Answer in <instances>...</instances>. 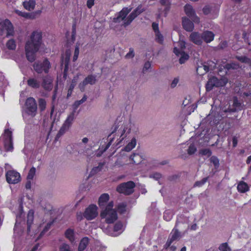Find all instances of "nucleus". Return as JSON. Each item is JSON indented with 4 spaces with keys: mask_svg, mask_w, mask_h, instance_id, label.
Returning a JSON list of instances; mask_svg holds the SVG:
<instances>
[{
    "mask_svg": "<svg viewBox=\"0 0 251 251\" xmlns=\"http://www.w3.org/2000/svg\"><path fill=\"white\" fill-rule=\"evenodd\" d=\"M42 41V34L41 32L33 31L30 40L25 45L26 57L28 61L33 62L35 60L36 53L39 50Z\"/></svg>",
    "mask_w": 251,
    "mask_h": 251,
    "instance_id": "nucleus-1",
    "label": "nucleus"
},
{
    "mask_svg": "<svg viewBox=\"0 0 251 251\" xmlns=\"http://www.w3.org/2000/svg\"><path fill=\"white\" fill-rule=\"evenodd\" d=\"M79 105L80 104L77 100H76L74 102V103L73 105V107L74 108L73 111L71 113H70V114L67 118L63 125L61 127L60 130H59L56 135V137L59 138L60 136L63 135L66 131H67L69 129L75 119V110L77 109Z\"/></svg>",
    "mask_w": 251,
    "mask_h": 251,
    "instance_id": "nucleus-2",
    "label": "nucleus"
},
{
    "mask_svg": "<svg viewBox=\"0 0 251 251\" xmlns=\"http://www.w3.org/2000/svg\"><path fill=\"white\" fill-rule=\"evenodd\" d=\"M37 104L36 100L32 97L27 98L25 103V108L23 112V117L25 118V114L34 117L37 114Z\"/></svg>",
    "mask_w": 251,
    "mask_h": 251,
    "instance_id": "nucleus-3",
    "label": "nucleus"
},
{
    "mask_svg": "<svg viewBox=\"0 0 251 251\" xmlns=\"http://www.w3.org/2000/svg\"><path fill=\"white\" fill-rule=\"evenodd\" d=\"M34 71L38 74H48L51 65L48 59L45 58L43 61L37 60L32 65Z\"/></svg>",
    "mask_w": 251,
    "mask_h": 251,
    "instance_id": "nucleus-4",
    "label": "nucleus"
},
{
    "mask_svg": "<svg viewBox=\"0 0 251 251\" xmlns=\"http://www.w3.org/2000/svg\"><path fill=\"white\" fill-rule=\"evenodd\" d=\"M178 223L179 222L176 221L175 227L172 230L169 238L164 245V248L165 249L167 250L170 247L171 251H176V247L174 246H171V245L174 241L178 240L180 237V233L179 232L178 229L176 228Z\"/></svg>",
    "mask_w": 251,
    "mask_h": 251,
    "instance_id": "nucleus-5",
    "label": "nucleus"
},
{
    "mask_svg": "<svg viewBox=\"0 0 251 251\" xmlns=\"http://www.w3.org/2000/svg\"><path fill=\"white\" fill-rule=\"evenodd\" d=\"M135 183L133 181L123 182L118 185L116 188L117 192L126 196L130 195L134 192Z\"/></svg>",
    "mask_w": 251,
    "mask_h": 251,
    "instance_id": "nucleus-6",
    "label": "nucleus"
},
{
    "mask_svg": "<svg viewBox=\"0 0 251 251\" xmlns=\"http://www.w3.org/2000/svg\"><path fill=\"white\" fill-rule=\"evenodd\" d=\"M126 128H127L125 126H124V128H122V127H121V128L119 130H118V132H119L120 130H121L120 133V136H119V134L116 135V134H113L114 137L113 138H110L109 141L107 144V145H106L105 148L102 150V151L101 152V154L104 151H106L109 148V147L112 144V143L114 141V140L116 138H117V140L115 142V143H114L115 146V147L121 146H122V142L124 139L125 137H126V136H124V135L126 131Z\"/></svg>",
    "mask_w": 251,
    "mask_h": 251,
    "instance_id": "nucleus-7",
    "label": "nucleus"
},
{
    "mask_svg": "<svg viewBox=\"0 0 251 251\" xmlns=\"http://www.w3.org/2000/svg\"><path fill=\"white\" fill-rule=\"evenodd\" d=\"M101 219H105L107 224H112L117 219L118 215L115 210H103L100 214Z\"/></svg>",
    "mask_w": 251,
    "mask_h": 251,
    "instance_id": "nucleus-8",
    "label": "nucleus"
},
{
    "mask_svg": "<svg viewBox=\"0 0 251 251\" xmlns=\"http://www.w3.org/2000/svg\"><path fill=\"white\" fill-rule=\"evenodd\" d=\"M98 215V207L96 204L89 205L83 212V217L88 221L95 219Z\"/></svg>",
    "mask_w": 251,
    "mask_h": 251,
    "instance_id": "nucleus-9",
    "label": "nucleus"
},
{
    "mask_svg": "<svg viewBox=\"0 0 251 251\" xmlns=\"http://www.w3.org/2000/svg\"><path fill=\"white\" fill-rule=\"evenodd\" d=\"M6 181L9 184H17L21 181V175L15 170H8L5 174Z\"/></svg>",
    "mask_w": 251,
    "mask_h": 251,
    "instance_id": "nucleus-10",
    "label": "nucleus"
},
{
    "mask_svg": "<svg viewBox=\"0 0 251 251\" xmlns=\"http://www.w3.org/2000/svg\"><path fill=\"white\" fill-rule=\"evenodd\" d=\"M184 10L186 15L190 18L194 23L196 24L200 23V19L197 16L195 11L191 5L186 4L184 7Z\"/></svg>",
    "mask_w": 251,
    "mask_h": 251,
    "instance_id": "nucleus-11",
    "label": "nucleus"
},
{
    "mask_svg": "<svg viewBox=\"0 0 251 251\" xmlns=\"http://www.w3.org/2000/svg\"><path fill=\"white\" fill-rule=\"evenodd\" d=\"M6 31V37L14 35V27L10 20L6 19L3 22H0V31Z\"/></svg>",
    "mask_w": 251,
    "mask_h": 251,
    "instance_id": "nucleus-12",
    "label": "nucleus"
},
{
    "mask_svg": "<svg viewBox=\"0 0 251 251\" xmlns=\"http://www.w3.org/2000/svg\"><path fill=\"white\" fill-rule=\"evenodd\" d=\"M243 103L238 100L236 96H234L232 99V104L229 105L226 112H235L241 111L243 109Z\"/></svg>",
    "mask_w": 251,
    "mask_h": 251,
    "instance_id": "nucleus-13",
    "label": "nucleus"
},
{
    "mask_svg": "<svg viewBox=\"0 0 251 251\" xmlns=\"http://www.w3.org/2000/svg\"><path fill=\"white\" fill-rule=\"evenodd\" d=\"M221 81L216 76L209 78L206 84L205 88L207 91H211L214 87H219L222 86Z\"/></svg>",
    "mask_w": 251,
    "mask_h": 251,
    "instance_id": "nucleus-14",
    "label": "nucleus"
},
{
    "mask_svg": "<svg viewBox=\"0 0 251 251\" xmlns=\"http://www.w3.org/2000/svg\"><path fill=\"white\" fill-rule=\"evenodd\" d=\"M5 134L8 137V139L4 141V149L6 151H12L13 150L12 132L8 129L5 130Z\"/></svg>",
    "mask_w": 251,
    "mask_h": 251,
    "instance_id": "nucleus-15",
    "label": "nucleus"
},
{
    "mask_svg": "<svg viewBox=\"0 0 251 251\" xmlns=\"http://www.w3.org/2000/svg\"><path fill=\"white\" fill-rule=\"evenodd\" d=\"M42 82L41 85L44 89L48 91L51 90L53 88V81L51 77L49 75H47L42 77Z\"/></svg>",
    "mask_w": 251,
    "mask_h": 251,
    "instance_id": "nucleus-16",
    "label": "nucleus"
},
{
    "mask_svg": "<svg viewBox=\"0 0 251 251\" xmlns=\"http://www.w3.org/2000/svg\"><path fill=\"white\" fill-rule=\"evenodd\" d=\"M131 8L124 7L117 15L116 17L113 18V21L114 23H120L124 20L127 14L131 11Z\"/></svg>",
    "mask_w": 251,
    "mask_h": 251,
    "instance_id": "nucleus-17",
    "label": "nucleus"
},
{
    "mask_svg": "<svg viewBox=\"0 0 251 251\" xmlns=\"http://www.w3.org/2000/svg\"><path fill=\"white\" fill-rule=\"evenodd\" d=\"M96 76L92 75H88L83 80V81L79 84V88L81 91H83L84 87L88 84H90L91 85L94 84L96 83Z\"/></svg>",
    "mask_w": 251,
    "mask_h": 251,
    "instance_id": "nucleus-18",
    "label": "nucleus"
},
{
    "mask_svg": "<svg viewBox=\"0 0 251 251\" xmlns=\"http://www.w3.org/2000/svg\"><path fill=\"white\" fill-rule=\"evenodd\" d=\"M188 18L186 17L182 18V25L183 28L187 31H192L194 28V25L193 23Z\"/></svg>",
    "mask_w": 251,
    "mask_h": 251,
    "instance_id": "nucleus-19",
    "label": "nucleus"
},
{
    "mask_svg": "<svg viewBox=\"0 0 251 251\" xmlns=\"http://www.w3.org/2000/svg\"><path fill=\"white\" fill-rule=\"evenodd\" d=\"M70 63V55L66 54L65 58L63 57L61 58V66L62 67L64 65V68L63 71V77L67 78L68 75V71L69 70V65Z\"/></svg>",
    "mask_w": 251,
    "mask_h": 251,
    "instance_id": "nucleus-20",
    "label": "nucleus"
},
{
    "mask_svg": "<svg viewBox=\"0 0 251 251\" xmlns=\"http://www.w3.org/2000/svg\"><path fill=\"white\" fill-rule=\"evenodd\" d=\"M190 40L194 44L201 45L202 43V34L198 32H193L190 35Z\"/></svg>",
    "mask_w": 251,
    "mask_h": 251,
    "instance_id": "nucleus-21",
    "label": "nucleus"
},
{
    "mask_svg": "<svg viewBox=\"0 0 251 251\" xmlns=\"http://www.w3.org/2000/svg\"><path fill=\"white\" fill-rule=\"evenodd\" d=\"M201 34L202 41H204L206 43H210L214 40L215 35L212 31H204Z\"/></svg>",
    "mask_w": 251,
    "mask_h": 251,
    "instance_id": "nucleus-22",
    "label": "nucleus"
},
{
    "mask_svg": "<svg viewBox=\"0 0 251 251\" xmlns=\"http://www.w3.org/2000/svg\"><path fill=\"white\" fill-rule=\"evenodd\" d=\"M64 236L69 242L73 244L75 242V233L74 229L69 228L66 230L64 233Z\"/></svg>",
    "mask_w": 251,
    "mask_h": 251,
    "instance_id": "nucleus-23",
    "label": "nucleus"
},
{
    "mask_svg": "<svg viewBox=\"0 0 251 251\" xmlns=\"http://www.w3.org/2000/svg\"><path fill=\"white\" fill-rule=\"evenodd\" d=\"M27 84L29 87L33 89H38L41 86L40 81L34 77L29 78L27 80Z\"/></svg>",
    "mask_w": 251,
    "mask_h": 251,
    "instance_id": "nucleus-24",
    "label": "nucleus"
},
{
    "mask_svg": "<svg viewBox=\"0 0 251 251\" xmlns=\"http://www.w3.org/2000/svg\"><path fill=\"white\" fill-rule=\"evenodd\" d=\"M34 212L33 210L30 209L28 211L27 215V231L29 233L30 231V228L34 221Z\"/></svg>",
    "mask_w": 251,
    "mask_h": 251,
    "instance_id": "nucleus-25",
    "label": "nucleus"
},
{
    "mask_svg": "<svg viewBox=\"0 0 251 251\" xmlns=\"http://www.w3.org/2000/svg\"><path fill=\"white\" fill-rule=\"evenodd\" d=\"M109 200V196L107 193H103L99 199L98 204L100 208L105 205Z\"/></svg>",
    "mask_w": 251,
    "mask_h": 251,
    "instance_id": "nucleus-26",
    "label": "nucleus"
},
{
    "mask_svg": "<svg viewBox=\"0 0 251 251\" xmlns=\"http://www.w3.org/2000/svg\"><path fill=\"white\" fill-rule=\"evenodd\" d=\"M89 243V239L87 237H83L79 244L78 251H83L87 247Z\"/></svg>",
    "mask_w": 251,
    "mask_h": 251,
    "instance_id": "nucleus-27",
    "label": "nucleus"
},
{
    "mask_svg": "<svg viewBox=\"0 0 251 251\" xmlns=\"http://www.w3.org/2000/svg\"><path fill=\"white\" fill-rule=\"evenodd\" d=\"M237 189L239 192L244 193L249 190V187L246 182L243 181H241L238 184Z\"/></svg>",
    "mask_w": 251,
    "mask_h": 251,
    "instance_id": "nucleus-28",
    "label": "nucleus"
},
{
    "mask_svg": "<svg viewBox=\"0 0 251 251\" xmlns=\"http://www.w3.org/2000/svg\"><path fill=\"white\" fill-rule=\"evenodd\" d=\"M35 0H29L28 1H25L23 2V6L24 8L28 11L33 10L35 8Z\"/></svg>",
    "mask_w": 251,
    "mask_h": 251,
    "instance_id": "nucleus-29",
    "label": "nucleus"
},
{
    "mask_svg": "<svg viewBox=\"0 0 251 251\" xmlns=\"http://www.w3.org/2000/svg\"><path fill=\"white\" fill-rule=\"evenodd\" d=\"M129 159L133 163L139 164L142 161V157L138 153H133L130 156Z\"/></svg>",
    "mask_w": 251,
    "mask_h": 251,
    "instance_id": "nucleus-30",
    "label": "nucleus"
},
{
    "mask_svg": "<svg viewBox=\"0 0 251 251\" xmlns=\"http://www.w3.org/2000/svg\"><path fill=\"white\" fill-rule=\"evenodd\" d=\"M135 11H133L125 20L124 25H130L132 21L137 17V14H135Z\"/></svg>",
    "mask_w": 251,
    "mask_h": 251,
    "instance_id": "nucleus-31",
    "label": "nucleus"
},
{
    "mask_svg": "<svg viewBox=\"0 0 251 251\" xmlns=\"http://www.w3.org/2000/svg\"><path fill=\"white\" fill-rule=\"evenodd\" d=\"M136 145V140L135 138H133L130 142L124 148V151H129L132 150Z\"/></svg>",
    "mask_w": 251,
    "mask_h": 251,
    "instance_id": "nucleus-32",
    "label": "nucleus"
},
{
    "mask_svg": "<svg viewBox=\"0 0 251 251\" xmlns=\"http://www.w3.org/2000/svg\"><path fill=\"white\" fill-rule=\"evenodd\" d=\"M104 163L100 162L98 166L94 167L91 170L89 177L92 176H93L97 174L98 172L100 171L102 169L103 166H104Z\"/></svg>",
    "mask_w": 251,
    "mask_h": 251,
    "instance_id": "nucleus-33",
    "label": "nucleus"
},
{
    "mask_svg": "<svg viewBox=\"0 0 251 251\" xmlns=\"http://www.w3.org/2000/svg\"><path fill=\"white\" fill-rule=\"evenodd\" d=\"M6 47L10 50H15L16 48V42L13 39L9 40L6 44Z\"/></svg>",
    "mask_w": 251,
    "mask_h": 251,
    "instance_id": "nucleus-34",
    "label": "nucleus"
},
{
    "mask_svg": "<svg viewBox=\"0 0 251 251\" xmlns=\"http://www.w3.org/2000/svg\"><path fill=\"white\" fill-rule=\"evenodd\" d=\"M39 108L40 110L42 112L44 111L46 108V101L44 99L40 98L38 100Z\"/></svg>",
    "mask_w": 251,
    "mask_h": 251,
    "instance_id": "nucleus-35",
    "label": "nucleus"
},
{
    "mask_svg": "<svg viewBox=\"0 0 251 251\" xmlns=\"http://www.w3.org/2000/svg\"><path fill=\"white\" fill-rule=\"evenodd\" d=\"M180 55L179 59V62L180 64L184 63L189 58V55L184 51H182Z\"/></svg>",
    "mask_w": 251,
    "mask_h": 251,
    "instance_id": "nucleus-36",
    "label": "nucleus"
},
{
    "mask_svg": "<svg viewBox=\"0 0 251 251\" xmlns=\"http://www.w3.org/2000/svg\"><path fill=\"white\" fill-rule=\"evenodd\" d=\"M237 59L242 63H247L251 67V59L245 56H237Z\"/></svg>",
    "mask_w": 251,
    "mask_h": 251,
    "instance_id": "nucleus-37",
    "label": "nucleus"
},
{
    "mask_svg": "<svg viewBox=\"0 0 251 251\" xmlns=\"http://www.w3.org/2000/svg\"><path fill=\"white\" fill-rule=\"evenodd\" d=\"M53 224V222H49L47 224L43 230L41 232L39 238L42 237L50 228L51 225Z\"/></svg>",
    "mask_w": 251,
    "mask_h": 251,
    "instance_id": "nucleus-38",
    "label": "nucleus"
},
{
    "mask_svg": "<svg viewBox=\"0 0 251 251\" xmlns=\"http://www.w3.org/2000/svg\"><path fill=\"white\" fill-rule=\"evenodd\" d=\"M173 218V214L169 210H166L164 212L163 219L164 220L169 222Z\"/></svg>",
    "mask_w": 251,
    "mask_h": 251,
    "instance_id": "nucleus-39",
    "label": "nucleus"
},
{
    "mask_svg": "<svg viewBox=\"0 0 251 251\" xmlns=\"http://www.w3.org/2000/svg\"><path fill=\"white\" fill-rule=\"evenodd\" d=\"M36 173V169L35 167H32L29 171L27 176V180H32Z\"/></svg>",
    "mask_w": 251,
    "mask_h": 251,
    "instance_id": "nucleus-40",
    "label": "nucleus"
},
{
    "mask_svg": "<svg viewBox=\"0 0 251 251\" xmlns=\"http://www.w3.org/2000/svg\"><path fill=\"white\" fill-rule=\"evenodd\" d=\"M155 40L157 42L160 44H163L164 38L163 35L161 34L160 31L155 33Z\"/></svg>",
    "mask_w": 251,
    "mask_h": 251,
    "instance_id": "nucleus-41",
    "label": "nucleus"
},
{
    "mask_svg": "<svg viewBox=\"0 0 251 251\" xmlns=\"http://www.w3.org/2000/svg\"><path fill=\"white\" fill-rule=\"evenodd\" d=\"M202 69H203L204 72L201 73V75L205 74L209 71V68L207 65H202L201 66H199L197 69V72L198 74H200L199 71Z\"/></svg>",
    "mask_w": 251,
    "mask_h": 251,
    "instance_id": "nucleus-42",
    "label": "nucleus"
},
{
    "mask_svg": "<svg viewBox=\"0 0 251 251\" xmlns=\"http://www.w3.org/2000/svg\"><path fill=\"white\" fill-rule=\"evenodd\" d=\"M220 251H231V249L228 247L227 243H222L219 247Z\"/></svg>",
    "mask_w": 251,
    "mask_h": 251,
    "instance_id": "nucleus-43",
    "label": "nucleus"
},
{
    "mask_svg": "<svg viewBox=\"0 0 251 251\" xmlns=\"http://www.w3.org/2000/svg\"><path fill=\"white\" fill-rule=\"evenodd\" d=\"M200 154L202 155H207L209 157L212 154V152L209 149H201L200 151Z\"/></svg>",
    "mask_w": 251,
    "mask_h": 251,
    "instance_id": "nucleus-44",
    "label": "nucleus"
},
{
    "mask_svg": "<svg viewBox=\"0 0 251 251\" xmlns=\"http://www.w3.org/2000/svg\"><path fill=\"white\" fill-rule=\"evenodd\" d=\"M123 223L121 221H118L114 226V231L117 232L122 229Z\"/></svg>",
    "mask_w": 251,
    "mask_h": 251,
    "instance_id": "nucleus-45",
    "label": "nucleus"
},
{
    "mask_svg": "<svg viewBox=\"0 0 251 251\" xmlns=\"http://www.w3.org/2000/svg\"><path fill=\"white\" fill-rule=\"evenodd\" d=\"M208 177H204L200 181H196L194 185V187H201L207 181Z\"/></svg>",
    "mask_w": 251,
    "mask_h": 251,
    "instance_id": "nucleus-46",
    "label": "nucleus"
},
{
    "mask_svg": "<svg viewBox=\"0 0 251 251\" xmlns=\"http://www.w3.org/2000/svg\"><path fill=\"white\" fill-rule=\"evenodd\" d=\"M213 11V7H210L209 5H206L202 8V12L205 15H207L211 13Z\"/></svg>",
    "mask_w": 251,
    "mask_h": 251,
    "instance_id": "nucleus-47",
    "label": "nucleus"
},
{
    "mask_svg": "<svg viewBox=\"0 0 251 251\" xmlns=\"http://www.w3.org/2000/svg\"><path fill=\"white\" fill-rule=\"evenodd\" d=\"M210 162L213 163L215 167H219V160L215 156H212L211 157Z\"/></svg>",
    "mask_w": 251,
    "mask_h": 251,
    "instance_id": "nucleus-48",
    "label": "nucleus"
},
{
    "mask_svg": "<svg viewBox=\"0 0 251 251\" xmlns=\"http://www.w3.org/2000/svg\"><path fill=\"white\" fill-rule=\"evenodd\" d=\"M196 151L197 148H196V147L194 145L191 144L188 147L187 152L189 155H192L194 154Z\"/></svg>",
    "mask_w": 251,
    "mask_h": 251,
    "instance_id": "nucleus-49",
    "label": "nucleus"
},
{
    "mask_svg": "<svg viewBox=\"0 0 251 251\" xmlns=\"http://www.w3.org/2000/svg\"><path fill=\"white\" fill-rule=\"evenodd\" d=\"M145 10L144 8H142L141 4L139 5L133 11H135V14H137V16L140 15L141 13Z\"/></svg>",
    "mask_w": 251,
    "mask_h": 251,
    "instance_id": "nucleus-50",
    "label": "nucleus"
},
{
    "mask_svg": "<svg viewBox=\"0 0 251 251\" xmlns=\"http://www.w3.org/2000/svg\"><path fill=\"white\" fill-rule=\"evenodd\" d=\"M59 251H70V246L66 243H63L59 248Z\"/></svg>",
    "mask_w": 251,
    "mask_h": 251,
    "instance_id": "nucleus-51",
    "label": "nucleus"
},
{
    "mask_svg": "<svg viewBox=\"0 0 251 251\" xmlns=\"http://www.w3.org/2000/svg\"><path fill=\"white\" fill-rule=\"evenodd\" d=\"M126 205L125 203H122L119 204L118 205L117 208L118 210L121 212V213H124L126 211Z\"/></svg>",
    "mask_w": 251,
    "mask_h": 251,
    "instance_id": "nucleus-52",
    "label": "nucleus"
},
{
    "mask_svg": "<svg viewBox=\"0 0 251 251\" xmlns=\"http://www.w3.org/2000/svg\"><path fill=\"white\" fill-rule=\"evenodd\" d=\"M114 206V202L113 201H111L108 202V204L106 206L105 209L104 210H106L107 211H110V210H114L113 207Z\"/></svg>",
    "mask_w": 251,
    "mask_h": 251,
    "instance_id": "nucleus-53",
    "label": "nucleus"
},
{
    "mask_svg": "<svg viewBox=\"0 0 251 251\" xmlns=\"http://www.w3.org/2000/svg\"><path fill=\"white\" fill-rule=\"evenodd\" d=\"M74 87H75V85L74 84H71L70 86H69V88L68 90V93H67V98H69L70 97L72 94V92L73 91V90L74 89Z\"/></svg>",
    "mask_w": 251,
    "mask_h": 251,
    "instance_id": "nucleus-54",
    "label": "nucleus"
},
{
    "mask_svg": "<svg viewBox=\"0 0 251 251\" xmlns=\"http://www.w3.org/2000/svg\"><path fill=\"white\" fill-rule=\"evenodd\" d=\"M134 56V50L133 49L130 48L129 49V51L126 54V58H132Z\"/></svg>",
    "mask_w": 251,
    "mask_h": 251,
    "instance_id": "nucleus-55",
    "label": "nucleus"
},
{
    "mask_svg": "<svg viewBox=\"0 0 251 251\" xmlns=\"http://www.w3.org/2000/svg\"><path fill=\"white\" fill-rule=\"evenodd\" d=\"M17 13L19 15L25 18H29V16H30L29 13L25 12L17 11Z\"/></svg>",
    "mask_w": 251,
    "mask_h": 251,
    "instance_id": "nucleus-56",
    "label": "nucleus"
},
{
    "mask_svg": "<svg viewBox=\"0 0 251 251\" xmlns=\"http://www.w3.org/2000/svg\"><path fill=\"white\" fill-rule=\"evenodd\" d=\"M151 67V64L150 62L147 61L146 62L144 66V68L143 69V72L144 73L145 71H147L149 70Z\"/></svg>",
    "mask_w": 251,
    "mask_h": 251,
    "instance_id": "nucleus-57",
    "label": "nucleus"
},
{
    "mask_svg": "<svg viewBox=\"0 0 251 251\" xmlns=\"http://www.w3.org/2000/svg\"><path fill=\"white\" fill-rule=\"evenodd\" d=\"M152 27L155 33L159 31L158 24L157 23L153 22L152 24Z\"/></svg>",
    "mask_w": 251,
    "mask_h": 251,
    "instance_id": "nucleus-58",
    "label": "nucleus"
},
{
    "mask_svg": "<svg viewBox=\"0 0 251 251\" xmlns=\"http://www.w3.org/2000/svg\"><path fill=\"white\" fill-rule=\"evenodd\" d=\"M122 123V121L119 122V123L117 124H116V123H115V125H115V127H114V129L112 131L110 135H109L108 137H109L111 136V134H114V133L117 134L116 132L117 131L118 128V127L120 126L119 123Z\"/></svg>",
    "mask_w": 251,
    "mask_h": 251,
    "instance_id": "nucleus-59",
    "label": "nucleus"
},
{
    "mask_svg": "<svg viewBox=\"0 0 251 251\" xmlns=\"http://www.w3.org/2000/svg\"><path fill=\"white\" fill-rule=\"evenodd\" d=\"M122 123V121L119 122V123L117 124H116V123H115V125H115V127H114V129L112 131L110 135H109L108 137H109L111 136V134H114V133L117 134L116 132L117 131L118 128V127L120 126L119 123Z\"/></svg>",
    "mask_w": 251,
    "mask_h": 251,
    "instance_id": "nucleus-60",
    "label": "nucleus"
},
{
    "mask_svg": "<svg viewBox=\"0 0 251 251\" xmlns=\"http://www.w3.org/2000/svg\"><path fill=\"white\" fill-rule=\"evenodd\" d=\"M95 0H87V6L88 8H91L95 4Z\"/></svg>",
    "mask_w": 251,
    "mask_h": 251,
    "instance_id": "nucleus-61",
    "label": "nucleus"
},
{
    "mask_svg": "<svg viewBox=\"0 0 251 251\" xmlns=\"http://www.w3.org/2000/svg\"><path fill=\"white\" fill-rule=\"evenodd\" d=\"M178 82V79L177 78H175L171 84V87L172 88H175L177 83Z\"/></svg>",
    "mask_w": 251,
    "mask_h": 251,
    "instance_id": "nucleus-62",
    "label": "nucleus"
},
{
    "mask_svg": "<svg viewBox=\"0 0 251 251\" xmlns=\"http://www.w3.org/2000/svg\"><path fill=\"white\" fill-rule=\"evenodd\" d=\"M174 53L177 56H178L179 55H181V53L183 51H180V50L179 49H178L176 47H175L174 48V50H173Z\"/></svg>",
    "mask_w": 251,
    "mask_h": 251,
    "instance_id": "nucleus-63",
    "label": "nucleus"
},
{
    "mask_svg": "<svg viewBox=\"0 0 251 251\" xmlns=\"http://www.w3.org/2000/svg\"><path fill=\"white\" fill-rule=\"evenodd\" d=\"M160 3L161 5H167L169 3H171L170 0H159Z\"/></svg>",
    "mask_w": 251,
    "mask_h": 251,
    "instance_id": "nucleus-64",
    "label": "nucleus"
}]
</instances>
